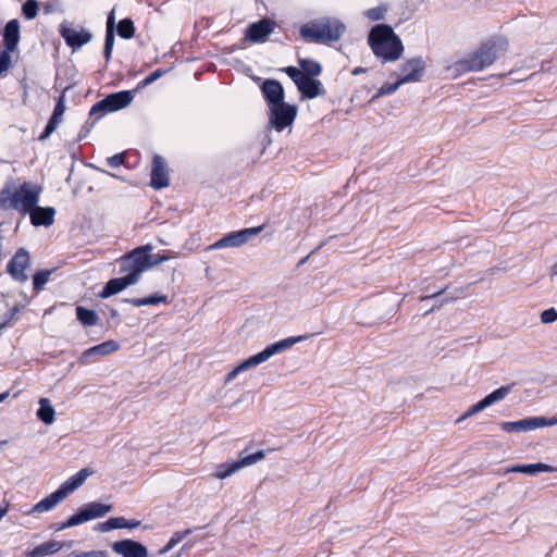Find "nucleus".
Segmentation results:
<instances>
[{
  "instance_id": "37998d69",
  "label": "nucleus",
  "mask_w": 557,
  "mask_h": 557,
  "mask_svg": "<svg viewBox=\"0 0 557 557\" xmlns=\"http://www.w3.org/2000/svg\"><path fill=\"white\" fill-rule=\"evenodd\" d=\"M385 12H386V9L383 7L373 8L367 12V16L372 21H377V20H382L384 17Z\"/></svg>"
},
{
  "instance_id": "8fccbe9b",
  "label": "nucleus",
  "mask_w": 557,
  "mask_h": 557,
  "mask_svg": "<svg viewBox=\"0 0 557 557\" xmlns=\"http://www.w3.org/2000/svg\"><path fill=\"white\" fill-rule=\"evenodd\" d=\"M408 65L411 70H423L425 67V62L421 58H414L408 62Z\"/></svg>"
},
{
  "instance_id": "f3484780",
  "label": "nucleus",
  "mask_w": 557,
  "mask_h": 557,
  "mask_svg": "<svg viewBox=\"0 0 557 557\" xmlns=\"http://www.w3.org/2000/svg\"><path fill=\"white\" fill-rule=\"evenodd\" d=\"M170 184L168 164L163 157L154 154L151 166L150 186L153 189H162Z\"/></svg>"
},
{
  "instance_id": "dca6fc26",
  "label": "nucleus",
  "mask_w": 557,
  "mask_h": 557,
  "mask_svg": "<svg viewBox=\"0 0 557 557\" xmlns=\"http://www.w3.org/2000/svg\"><path fill=\"white\" fill-rule=\"evenodd\" d=\"M29 264V253L24 248L18 249L7 265V271L18 282H26L25 270Z\"/></svg>"
},
{
  "instance_id": "393cba45",
  "label": "nucleus",
  "mask_w": 557,
  "mask_h": 557,
  "mask_svg": "<svg viewBox=\"0 0 557 557\" xmlns=\"http://www.w3.org/2000/svg\"><path fill=\"white\" fill-rule=\"evenodd\" d=\"M504 432H529L539 429L536 417H530L518 421H506L500 424Z\"/></svg>"
},
{
  "instance_id": "9b49d317",
  "label": "nucleus",
  "mask_w": 557,
  "mask_h": 557,
  "mask_svg": "<svg viewBox=\"0 0 557 557\" xmlns=\"http://www.w3.org/2000/svg\"><path fill=\"white\" fill-rule=\"evenodd\" d=\"M297 116V108L283 102L269 108V127L276 132H283L290 126Z\"/></svg>"
},
{
  "instance_id": "0eeeda50",
  "label": "nucleus",
  "mask_w": 557,
  "mask_h": 557,
  "mask_svg": "<svg viewBox=\"0 0 557 557\" xmlns=\"http://www.w3.org/2000/svg\"><path fill=\"white\" fill-rule=\"evenodd\" d=\"M134 99V91L123 90L108 95L100 101L96 102L90 111V117L96 116L100 120L106 114L126 108Z\"/></svg>"
},
{
  "instance_id": "1a4fd4ad",
  "label": "nucleus",
  "mask_w": 557,
  "mask_h": 557,
  "mask_svg": "<svg viewBox=\"0 0 557 557\" xmlns=\"http://www.w3.org/2000/svg\"><path fill=\"white\" fill-rule=\"evenodd\" d=\"M264 458L263 450L256 451L253 454H246V451H242L238 456L237 460H233L231 462H224L215 466V470L213 476L220 480H224L231 475H233L238 470L251 466Z\"/></svg>"
},
{
  "instance_id": "2eb2a0df",
  "label": "nucleus",
  "mask_w": 557,
  "mask_h": 557,
  "mask_svg": "<svg viewBox=\"0 0 557 557\" xmlns=\"http://www.w3.org/2000/svg\"><path fill=\"white\" fill-rule=\"evenodd\" d=\"M511 391L510 385L500 386L499 388L493 391L488 395H486L483 399L472 405L459 419V421L467 419L473 414L479 413L485 408L503 400Z\"/></svg>"
},
{
  "instance_id": "39448f33",
  "label": "nucleus",
  "mask_w": 557,
  "mask_h": 557,
  "mask_svg": "<svg viewBox=\"0 0 557 557\" xmlns=\"http://www.w3.org/2000/svg\"><path fill=\"white\" fill-rule=\"evenodd\" d=\"M151 245H144L133 249L121 258V272H128L131 276H135L136 282L139 281L141 274L151 269L150 252Z\"/></svg>"
},
{
  "instance_id": "3c124183",
  "label": "nucleus",
  "mask_w": 557,
  "mask_h": 557,
  "mask_svg": "<svg viewBox=\"0 0 557 557\" xmlns=\"http://www.w3.org/2000/svg\"><path fill=\"white\" fill-rule=\"evenodd\" d=\"M300 65H301V70H306V71L321 70V66L318 63H315L313 61H309V60H301Z\"/></svg>"
},
{
  "instance_id": "6ab92c4d",
  "label": "nucleus",
  "mask_w": 557,
  "mask_h": 557,
  "mask_svg": "<svg viewBox=\"0 0 557 557\" xmlns=\"http://www.w3.org/2000/svg\"><path fill=\"white\" fill-rule=\"evenodd\" d=\"M112 549L122 557H148L145 545L133 540H121L112 544Z\"/></svg>"
},
{
  "instance_id": "0e129e2a",
  "label": "nucleus",
  "mask_w": 557,
  "mask_h": 557,
  "mask_svg": "<svg viewBox=\"0 0 557 557\" xmlns=\"http://www.w3.org/2000/svg\"><path fill=\"white\" fill-rule=\"evenodd\" d=\"M283 70L292 71V70H297V69H296V67H294V66H287V67H284Z\"/></svg>"
},
{
  "instance_id": "4c0bfd02",
  "label": "nucleus",
  "mask_w": 557,
  "mask_h": 557,
  "mask_svg": "<svg viewBox=\"0 0 557 557\" xmlns=\"http://www.w3.org/2000/svg\"><path fill=\"white\" fill-rule=\"evenodd\" d=\"M23 14L27 20H33L38 14V3L36 0H27L23 4Z\"/></svg>"
},
{
  "instance_id": "b1692460",
  "label": "nucleus",
  "mask_w": 557,
  "mask_h": 557,
  "mask_svg": "<svg viewBox=\"0 0 557 557\" xmlns=\"http://www.w3.org/2000/svg\"><path fill=\"white\" fill-rule=\"evenodd\" d=\"M55 210L52 207H36L30 212V222L35 226H50L54 221Z\"/></svg>"
},
{
  "instance_id": "052dcab7",
  "label": "nucleus",
  "mask_w": 557,
  "mask_h": 557,
  "mask_svg": "<svg viewBox=\"0 0 557 557\" xmlns=\"http://www.w3.org/2000/svg\"><path fill=\"white\" fill-rule=\"evenodd\" d=\"M308 258H309V256H307V257H305L304 259H301V260L299 261L298 265H302V264H305V263L307 262Z\"/></svg>"
},
{
  "instance_id": "09e8293b",
  "label": "nucleus",
  "mask_w": 557,
  "mask_h": 557,
  "mask_svg": "<svg viewBox=\"0 0 557 557\" xmlns=\"http://www.w3.org/2000/svg\"><path fill=\"white\" fill-rule=\"evenodd\" d=\"M164 72H151V74L139 83L140 86H147L161 77Z\"/></svg>"
},
{
  "instance_id": "2f4dec72",
  "label": "nucleus",
  "mask_w": 557,
  "mask_h": 557,
  "mask_svg": "<svg viewBox=\"0 0 557 557\" xmlns=\"http://www.w3.org/2000/svg\"><path fill=\"white\" fill-rule=\"evenodd\" d=\"M123 301L132 304L135 307L153 306L159 305L161 302H166L168 297L165 295H151L144 298H125L123 299Z\"/></svg>"
},
{
  "instance_id": "ea45409f",
  "label": "nucleus",
  "mask_w": 557,
  "mask_h": 557,
  "mask_svg": "<svg viewBox=\"0 0 557 557\" xmlns=\"http://www.w3.org/2000/svg\"><path fill=\"white\" fill-rule=\"evenodd\" d=\"M66 557H107L103 550L77 552L70 553Z\"/></svg>"
},
{
  "instance_id": "e2e57ef3",
  "label": "nucleus",
  "mask_w": 557,
  "mask_h": 557,
  "mask_svg": "<svg viewBox=\"0 0 557 557\" xmlns=\"http://www.w3.org/2000/svg\"><path fill=\"white\" fill-rule=\"evenodd\" d=\"M189 547H191V544L186 543V544H184V546H183V548H182V549L184 550V549H187V548H189Z\"/></svg>"
},
{
  "instance_id": "bf43d9fd",
  "label": "nucleus",
  "mask_w": 557,
  "mask_h": 557,
  "mask_svg": "<svg viewBox=\"0 0 557 557\" xmlns=\"http://www.w3.org/2000/svg\"><path fill=\"white\" fill-rule=\"evenodd\" d=\"M8 397V393L0 394V403H2Z\"/></svg>"
},
{
  "instance_id": "13d9d810",
  "label": "nucleus",
  "mask_w": 557,
  "mask_h": 557,
  "mask_svg": "<svg viewBox=\"0 0 557 557\" xmlns=\"http://www.w3.org/2000/svg\"><path fill=\"white\" fill-rule=\"evenodd\" d=\"M7 508L0 507V520L5 516Z\"/></svg>"
},
{
  "instance_id": "58836bf2",
  "label": "nucleus",
  "mask_w": 557,
  "mask_h": 557,
  "mask_svg": "<svg viewBox=\"0 0 557 557\" xmlns=\"http://www.w3.org/2000/svg\"><path fill=\"white\" fill-rule=\"evenodd\" d=\"M79 524H81L79 519L77 518L76 513H74L66 521H64L62 523H57L52 528H53L54 531H61V530H64V529H67V528H72V527H76V525H79Z\"/></svg>"
},
{
  "instance_id": "ddd939ff",
  "label": "nucleus",
  "mask_w": 557,
  "mask_h": 557,
  "mask_svg": "<svg viewBox=\"0 0 557 557\" xmlns=\"http://www.w3.org/2000/svg\"><path fill=\"white\" fill-rule=\"evenodd\" d=\"M58 81L59 78L57 77L55 89H61L62 91L58 98L52 115L50 116L44 132L39 136V140H46L50 137V135L55 131L58 125L61 123L63 114L65 112V92L67 91L70 86L62 87V85L59 84Z\"/></svg>"
},
{
  "instance_id": "a211bd4d",
  "label": "nucleus",
  "mask_w": 557,
  "mask_h": 557,
  "mask_svg": "<svg viewBox=\"0 0 557 557\" xmlns=\"http://www.w3.org/2000/svg\"><path fill=\"white\" fill-rule=\"evenodd\" d=\"M61 35L73 49H78L92 39L91 33L81 26H62Z\"/></svg>"
},
{
  "instance_id": "4468645a",
  "label": "nucleus",
  "mask_w": 557,
  "mask_h": 557,
  "mask_svg": "<svg viewBox=\"0 0 557 557\" xmlns=\"http://www.w3.org/2000/svg\"><path fill=\"white\" fill-rule=\"evenodd\" d=\"M424 72H408L406 75H397L393 81L384 83L372 96L371 101L394 94L401 85L422 81Z\"/></svg>"
},
{
  "instance_id": "e433bc0d",
  "label": "nucleus",
  "mask_w": 557,
  "mask_h": 557,
  "mask_svg": "<svg viewBox=\"0 0 557 557\" xmlns=\"http://www.w3.org/2000/svg\"><path fill=\"white\" fill-rule=\"evenodd\" d=\"M52 271L51 270H41L35 273L33 277V286L35 290H39L44 287V285L48 282Z\"/></svg>"
},
{
  "instance_id": "de8ad7c7",
  "label": "nucleus",
  "mask_w": 557,
  "mask_h": 557,
  "mask_svg": "<svg viewBox=\"0 0 557 557\" xmlns=\"http://www.w3.org/2000/svg\"><path fill=\"white\" fill-rule=\"evenodd\" d=\"M539 429L544 426H553L557 424V416L552 418L536 417Z\"/></svg>"
},
{
  "instance_id": "412c9836",
  "label": "nucleus",
  "mask_w": 557,
  "mask_h": 557,
  "mask_svg": "<svg viewBox=\"0 0 557 557\" xmlns=\"http://www.w3.org/2000/svg\"><path fill=\"white\" fill-rule=\"evenodd\" d=\"M136 283L135 276H131L128 273L122 277L111 278L106 283L99 296L103 299L109 298Z\"/></svg>"
},
{
  "instance_id": "5fc2aeb1",
  "label": "nucleus",
  "mask_w": 557,
  "mask_h": 557,
  "mask_svg": "<svg viewBox=\"0 0 557 557\" xmlns=\"http://www.w3.org/2000/svg\"><path fill=\"white\" fill-rule=\"evenodd\" d=\"M9 52L10 51H5L1 57H0V70H4L9 66L8 62H9Z\"/></svg>"
},
{
  "instance_id": "5701e85b",
  "label": "nucleus",
  "mask_w": 557,
  "mask_h": 557,
  "mask_svg": "<svg viewBox=\"0 0 557 557\" xmlns=\"http://www.w3.org/2000/svg\"><path fill=\"white\" fill-rule=\"evenodd\" d=\"M119 349V344L115 341H107L99 345L86 349L81 358V363H88L90 359L97 357L108 356Z\"/></svg>"
},
{
  "instance_id": "7ed1b4c3",
  "label": "nucleus",
  "mask_w": 557,
  "mask_h": 557,
  "mask_svg": "<svg viewBox=\"0 0 557 557\" xmlns=\"http://www.w3.org/2000/svg\"><path fill=\"white\" fill-rule=\"evenodd\" d=\"M92 474V470L89 468H83L77 473L67 479L64 483L60 485V487L38 502L29 511L28 515L35 512H46L52 510L57 505H59L63 499H65L71 493L77 490L79 486L84 484L89 475Z\"/></svg>"
},
{
  "instance_id": "a878e982",
  "label": "nucleus",
  "mask_w": 557,
  "mask_h": 557,
  "mask_svg": "<svg viewBox=\"0 0 557 557\" xmlns=\"http://www.w3.org/2000/svg\"><path fill=\"white\" fill-rule=\"evenodd\" d=\"M272 29V23L269 20H262L248 27L246 37L251 41H260L263 40Z\"/></svg>"
},
{
  "instance_id": "338daca9",
  "label": "nucleus",
  "mask_w": 557,
  "mask_h": 557,
  "mask_svg": "<svg viewBox=\"0 0 557 557\" xmlns=\"http://www.w3.org/2000/svg\"><path fill=\"white\" fill-rule=\"evenodd\" d=\"M5 444H7V441H2V442H0V446H1V447H4V445H5Z\"/></svg>"
},
{
  "instance_id": "a19ab883",
  "label": "nucleus",
  "mask_w": 557,
  "mask_h": 557,
  "mask_svg": "<svg viewBox=\"0 0 557 557\" xmlns=\"http://www.w3.org/2000/svg\"><path fill=\"white\" fill-rule=\"evenodd\" d=\"M114 40H115L114 32L107 30L106 42H104V55L107 59L110 58L111 51L113 49Z\"/></svg>"
},
{
  "instance_id": "cd10ccee",
  "label": "nucleus",
  "mask_w": 557,
  "mask_h": 557,
  "mask_svg": "<svg viewBox=\"0 0 557 557\" xmlns=\"http://www.w3.org/2000/svg\"><path fill=\"white\" fill-rule=\"evenodd\" d=\"M72 542H58L49 541L36 546L33 552V557H45L59 552L63 547H71Z\"/></svg>"
},
{
  "instance_id": "4d7b16f0",
  "label": "nucleus",
  "mask_w": 557,
  "mask_h": 557,
  "mask_svg": "<svg viewBox=\"0 0 557 557\" xmlns=\"http://www.w3.org/2000/svg\"><path fill=\"white\" fill-rule=\"evenodd\" d=\"M550 275L554 277V276H557V261L552 265L550 268Z\"/></svg>"
},
{
  "instance_id": "9d476101",
  "label": "nucleus",
  "mask_w": 557,
  "mask_h": 557,
  "mask_svg": "<svg viewBox=\"0 0 557 557\" xmlns=\"http://www.w3.org/2000/svg\"><path fill=\"white\" fill-rule=\"evenodd\" d=\"M265 225L231 232L208 247L209 250L240 247L264 230Z\"/></svg>"
},
{
  "instance_id": "f257e3e1",
  "label": "nucleus",
  "mask_w": 557,
  "mask_h": 557,
  "mask_svg": "<svg viewBox=\"0 0 557 557\" xmlns=\"http://www.w3.org/2000/svg\"><path fill=\"white\" fill-rule=\"evenodd\" d=\"M369 42L374 54L385 61L398 60L404 51L400 38L386 24H379L371 29Z\"/></svg>"
},
{
  "instance_id": "c03bdc74",
  "label": "nucleus",
  "mask_w": 557,
  "mask_h": 557,
  "mask_svg": "<svg viewBox=\"0 0 557 557\" xmlns=\"http://www.w3.org/2000/svg\"><path fill=\"white\" fill-rule=\"evenodd\" d=\"M125 161V154L124 153H116L110 158L107 159V164L110 168H119L122 165Z\"/></svg>"
},
{
  "instance_id": "20e7f679",
  "label": "nucleus",
  "mask_w": 557,
  "mask_h": 557,
  "mask_svg": "<svg viewBox=\"0 0 557 557\" xmlns=\"http://www.w3.org/2000/svg\"><path fill=\"white\" fill-rule=\"evenodd\" d=\"M302 339L301 336L298 337H287L285 339L278 341L274 344L268 345L262 351L249 357L244 360L237 367H235L227 375L225 382H232L237 374L247 371L250 368L257 367L265 361H268L274 355L281 354L286 349L290 348L294 344L300 342Z\"/></svg>"
},
{
  "instance_id": "6e6d98bb",
  "label": "nucleus",
  "mask_w": 557,
  "mask_h": 557,
  "mask_svg": "<svg viewBox=\"0 0 557 557\" xmlns=\"http://www.w3.org/2000/svg\"><path fill=\"white\" fill-rule=\"evenodd\" d=\"M140 525L139 520H127L124 518V528L126 529H136Z\"/></svg>"
},
{
  "instance_id": "aec40b11",
  "label": "nucleus",
  "mask_w": 557,
  "mask_h": 557,
  "mask_svg": "<svg viewBox=\"0 0 557 557\" xmlns=\"http://www.w3.org/2000/svg\"><path fill=\"white\" fill-rule=\"evenodd\" d=\"M112 508L113 507L110 504L92 502V503H88L84 507H82L76 512V516L79 519V522L82 524L89 520L104 517L107 513H109L112 510Z\"/></svg>"
},
{
  "instance_id": "473e14b6",
  "label": "nucleus",
  "mask_w": 557,
  "mask_h": 557,
  "mask_svg": "<svg viewBox=\"0 0 557 557\" xmlns=\"http://www.w3.org/2000/svg\"><path fill=\"white\" fill-rule=\"evenodd\" d=\"M200 528H195V529H186L184 531H177L175 532L172 537L170 539V541L168 542V544L162 547L159 552H158V556H162L166 553H169L172 548H174L178 543H181L185 537H187L189 534H191L195 530H199Z\"/></svg>"
},
{
  "instance_id": "a18cd8bd",
  "label": "nucleus",
  "mask_w": 557,
  "mask_h": 557,
  "mask_svg": "<svg viewBox=\"0 0 557 557\" xmlns=\"http://www.w3.org/2000/svg\"><path fill=\"white\" fill-rule=\"evenodd\" d=\"M90 120H92L91 123L87 122L85 125L82 126L79 133H78V140H82L84 138L87 137V135L89 134V132L91 131V128L94 127L95 123L98 121L96 120V116L94 117H90Z\"/></svg>"
},
{
  "instance_id": "603ef678",
  "label": "nucleus",
  "mask_w": 557,
  "mask_h": 557,
  "mask_svg": "<svg viewBox=\"0 0 557 557\" xmlns=\"http://www.w3.org/2000/svg\"><path fill=\"white\" fill-rule=\"evenodd\" d=\"M115 11L112 10L107 20V30L114 32Z\"/></svg>"
},
{
  "instance_id": "680f3d73",
  "label": "nucleus",
  "mask_w": 557,
  "mask_h": 557,
  "mask_svg": "<svg viewBox=\"0 0 557 557\" xmlns=\"http://www.w3.org/2000/svg\"><path fill=\"white\" fill-rule=\"evenodd\" d=\"M111 315H112L113 318H115V317L117 315V311H116L115 309H112V310H111Z\"/></svg>"
},
{
  "instance_id": "6e6552de",
  "label": "nucleus",
  "mask_w": 557,
  "mask_h": 557,
  "mask_svg": "<svg viewBox=\"0 0 557 557\" xmlns=\"http://www.w3.org/2000/svg\"><path fill=\"white\" fill-rule=\"evenodd\" d=\"M297 86L302 98L313 99L326 94L322 83L317 78L321 72H286Z\"/></svg>"
},
{
  "instance_id": "c85d7f7f",
  "label": "nucleus",
  "mask_w": 557,
  "mask_h": 557,
  "mask_svg": "<svg viewBox=\"0 0 557 557\" xmlns=\"http://www.w3.org/2000/svg\"><path fill=\"white\" fill-rule=\"evenodd\" d=\"M556 470H557V468H555L550 465L537 462V463H530V465H516V466L511 467L508 471L521 472V473L529 474V475H535L541 472H555Z\"/></svg>"
},
{
  "instance_id": "f704fd0d",
  "label": "nucleus",
  "mask_w": 557,
  "mask_h": 557,
  "mask_svg": "<svg viewBox=\"0 0 557 557\" xmlns=\"http://www.w3.org/2000/svg\"><path fill=\"white\" fill-rule=\"evenodd\" d=\"M114 529H124V517H112L98 525L100 532H109Z\"/></svg>"
},
{
  "instance_id": "bb28decb",
  "label": "nucleus",
  "mask_w": 557,
  "mask_h": 557,
  "mask_svg": "<svg viewBox=\"0 0 557 557\" xmlns=\"http://www.w3.org/2000/svg\"><path fill=\"white\" fill-rule=\"evenodd\" d=\"M20 41V25L16 20L10 21L4 28V42L8 51H14Z\"/></svg>"
},
{
  "instance_id": "c9c22d12",
  "label": "nucleus",
  "mask_w": 557,
  "mask_h": 557,
  "mask_svg": "<svg viewBox=\"0 0 557 557\" xmlns=\"http://www.w3.org/2000/svg\"><path fill=\"white\" fill-rule=\"evenodd\" d=\"M443 293L444 292L442 290V292H438V293H434L432 295H428V296L421 297L422 301H426V300H430V299H434L435 300V304L433 305V307L431 309L426 310L425 313L432 312L435 309H440L444 304H446V302H448V301L454 299V297L440 299L441 296L443 295Z\"/></svg>"
},
{
  "instance_id": "f8f14e48",
  "label": "nucleus",
  "mask_w": 557,
  "mask_h": 557,
  "mask_svg": "<svg viewBox=\"0 0 557 557\" xmlns=\"http://www.w3.org/2000/svg\"><path fill=\"white\" fill-rule=\"evenodd\" d=\"M39 200V190L30 185L23 184L11 197L12 207L23 212H32Z\"/></svg>"
},
{
  "instance_id": "4be33fe9",
  "label": "nucleus",
  "mask_w": 557,
  "mask_h": 557,
  "mask_svg": "<svg viewBox=\"0 0 557 557\" xmlns=\"http://www.w3.org/2000/svg\"><path fill=\"white\" fill-rule=\"evenodd\" d=\"M261 91L269 108L284 102V89L276 81H265L262 84Z\"/></svg>"
},
{
  "instance_id": "72a5a7b5",
  "label": "nucleus",
  "mask_w": 557,
  "mask_h": 557,
  "mask_svg": "<svg viewBox=\"0 0 557 557\" xmlns=\"http://www.w3.org/2000/svg\"><path fill=\"white\" fill-rule=\"evenodd\" d=\"M117 34L125 39H131L135 34L134 23L129 18H123L117 24Z\"/></svg>"
},
{
  "instance_id": "49530a36",
  "label": "nucleus",
  "mask_w": 557,
  "mask_h": 557,
  "mask_svg": "<svg viewBox=\"0 0 557 557\" xmlns=\"http://www.w3.org/2000/svg\"><path fill=\"white\" fill-rule=\"evenodd\" d=\"M171 256L170 255H166V253H157V255H151L150 253V263H151V268L156 267V265H159L168 260H170Z\"/></svg>"
},
{
  "instance_id": "f03ea898",
  "label": "nucleus",
  "mask_w": 557,
  "mask_h": 557,
  "mask_svg": "<svg viewBox=\"0 0 557 557\" xmlns=\"http://www.w3.org/2000/svg\"><path fill=\"white\" fill-rule=\"evenodd\" d=\"M506 51L505 42L500 40H488L481 45L475 51L459 59L455 65L463 70H483L494 65Z\"/></svg>"
},
{
  "instance_id": "774afa93",
  "label": "nucleus",
  "mask_w": 557,
  "mask_h": 557,
  "mask_svg": "<svg viewBox=\"0 0 557 557\" xmlns=\"http://www.w3.org/2000/svg\"><path fill=\"white\" fill-rule=\"evenodd\" d=\"M490 78L496 79L497 77L495 75H491Z\"/></svg>"
},
{
  "instance_id": "c756f323",
  "label": "nucleus",
  "mask_w": 557,
  "mask_h": 557,
  "mask_svg": "<svg viewBox=\"0 0 557 557\" xmlns=\"http://www.w3.org/2000/svg\"><path fill=\"white\" fill-rule=\"evenodd\" d=\"M54 408L48 398L39 399V409L37 410V418L45 424H51L54 421Z\"/></svg>"
},
{
  "instance_id": "423d86ee",
  "label": "nucleus",
  "mask_w": 557,
  "mask_h": 557,
  "mask_svg": "<svg viewBox=\"0 0 557 557\" xmlns=\"http://www.w3.org/2000/svg\"><path fill=\"white\" fill-rule=\"evenodd\" d=\"M344 28L337 22L319 21L304 25L300 33L306 39L326 42L338 40Z\"/></svg>"
},
{
  "instance_id": "864d4df0",
  "label": "nucleus",
  "mask_w": 557,
  "mask_h": 557,
  "mask_svg": "<svg viewBox=\"0 0 557 557\" xmlns=\"http://www.w3.org/2000/svg\"><path fill=\"white\" fill-rule=\"evenodd\" d=\"M16 308L10 309L5 314L3 321L0 323V327L5 326L14 317Z\"/></svg>"
},
{
  "instance_id": "7c9ffc66",
  "label": "nucleus",
  "mask_w": 557,
  "mask_h": 557,
  "mask_svg": "<svg viewBox=\"0 0 557 557\" xmlns=\"http://www.w3.org/2000/svg\"><path fill=\"white\" fill-rule=\"evenodd\" d=\"M76 318L85 326H94L99 322V317L95 310L85 307H76Z\"/></svg>"
},
{
  "instance_id": "69168bd1",
  "label": "nucleus",
  "mask_w": 557,
  "mask_h": 557,
  "mask_svg": "<svg viewBox=\"0 0 557 557\" xmlns=\"http://www.w3.org/2000/svg\"><path fill=\"white\" fill-rule=\"evenodd\" d=\"M5 444H7V441H2V442H0V446H1V447H4V445H5Z\"/></svg>"
},
{
  "instance_id": "79ce46f5",
  "label": "nucleus",
  "mask_w": 557,
  "mask_h": 557,
  "mask_svg": "<svg viewBox=\"0 0 557 557\" xmlns=\"http://www.w3.org/2000/svg\"><path fill=\"white\" fill-rule=\"evenodd\" d=\"M557 320V311L554 308L546 309L541 313L542 323H552Z\"/></svg>"
}]
</instances>
